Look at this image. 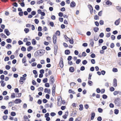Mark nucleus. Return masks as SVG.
<instances>
[{"label":"nucleus","instance_id":"f257e3e1","mask_svg":"<svg viewBox=\"0 0 121 121\" xmlns=\"http://www.w3.org/2000/svg\"><path fill=\"white\" fill-rule=\"evenodd\" d=\"M120 100L121 99L119 98H117L116 99H115L114 103L117 106H119Z\"/></svg>","mask_w":121,"mask_h":121},{"label":"nucleus","instance_id":"f03ea898","mask_svg":"<svg viewBox=\"0 0 121 121\" xmlns=\"http://www.w3.org/2000/svg\"><path fill=\"white\" fill-rule=\"evenodd\" d=\"M50 79L49 80V82L51 84H53L55 81L54 77L53 75H51L50 77Z\"/></svg>","mask_w":121,"mask_h":121},{"label":"nucleus","instance_id":"7ed1b4c3","mask_svg":"<svg viewBox=\"0 0 121 121\" xmlns=\"http://www.w3.org/2000/svg\"><path fill=\"white\" fill-rule=\"evenodd\" d=\"M52 39L53 44L54 45H56V43L57 37L56 35H53Z\"/></svg>","mask_w":121,"mask_h":121},{"label":"nucleus","instance_id":"20e7f679","mask_svg":"<svg viewBox=\"0 0 121 121\" xmlns=\"http://www.w3.org/2000/svg\"><path fill=\"white\" fill-rule=\"evenodd\" d=\"M88 7L90 10V12L91 14H92L93 11V8L91 4H89L88 5Z\"/></svg>","mask_w":121,"mask_h":121},{"label":"nucleus","instance_id":"39448f33","mask_svg":"<svg viewBox=\"0 0 121 121\" xmlns=\"http://www.w3.org/2000/svg\"><path fill=\"white\" fill-rule=\"evenodd\" d=\"M59 64L60 65V68H62L64 66V64L63 61V59L61 57V60L59 63Z\"/></svg>","mask_w":121,"mask_h":121},{"label":"nucleus","instance_id":"423d86ee","mask_svg":"<svg viewBox=\"0 0 121 121\" xmlns=\"http://www.w3.org/2000/svg\"><path fill=\"white\" fill-rule=\"evenodd\" d=\"M113 86L114 87H116L117 86V80L116 78H114L113 80Z\"/></svg>","mask_w":121,"mask_h":121},{"label":"nucleus","instance_id":"0eeeda50","mask_svg":"<svg viewBox=\"0 0 121 121\" xmlns=\"http://www.w3.org/2000/svg\"><path fill=\"white\" fill-rule=\"evenodd\" d=\"M68 111L65 112V115L62 116L63 118H64L65 119H66L67 118V116L68 115Z\"/></svg>","mask_w":121,"mask_h":121},{"label":"nucleus","instance_id":"6e6552de","mask_svg":"<svg viewBox=\"0 0 121 121\" xmlns=\"http://www.w3.org/2000/svg\"><path fill=\"white\" fill-rule=\"evenodd\" d=\"M22 100L20 99H16L14 101V103L15 104H18L22 102Z\"/></svg>","mask_w":121,"mask_h":121},{"label":"nucleus","instance_id":"1a4fd4ad","mask_svg":"<svg viewBox=\"0 0 121 121\" xmlns=\"http://www.w3.org/2000/svg\"><path fill=\"white\" fill-rule=\"evenodd\" d=\"M120 18H119L114 23L117 26L120 23Z\"/></svg>","mask_w":121,"mask_h":121},{"label":"nucleus","instance_id":"9d476101","mask_svg":"<svg viewBox=\"0 0 121 121\" xmlns=\"http://www.w3.org/2000/svg\"><path fill=\"white\" fill-rule=\"evenodd\" d=\"M4 32L5 33L7 36H9L10 35V33L9 32L8 29H5L4 30Z\"/></svg>","mask_w":121,"mask_h":121},{"label":"nucleus","instance_id":"9b49d317","mask_svg":"<svg viewBox=\"0 0 121 121\" xmlns=\"http://www.w3.org/2000/svg\"><path fill=\"white\" fill-rule=\"evenodd\" d=\"M75 5V2L74 1L71 2L70 4V6L71 7H74Z\"/></svg>","mask_w":121,"mask_h":121},{"label":"nucleus","instance_id":"f8f14e48","mask_svg":"<svg viewBox=\"0 0 121 121\" xmlns=\"http://www.w3.org/2000/svg\"><path fill=\"white\" fill-rule=\"evenodd\" d=\"M69 71L73 73L74 70V69L73 67H70L69 68Z\"/></svg>","mask_w":121,"mask_h":121},{"label":"nucleus","instance_id":"ddd939ff","mask_svg":"<svg viewBox=\"0 0 121 121\" xmlns=\"http://www.w3.org/2000/svg\"><path fill=\"white\" fill-rule=\"evenodd\" d=\"M0 83L1 84V86L3 87L5 85V84L4 82V81H0Z\"/></svg>","mask_w":121,"mask_h":121},{"label":"nucleus","instance_id":"4468645a","mask_svg":"<svg viewBox=\"0 0 121 121\" xmlns=\"http://www.w3.org/2000/svg\"><path fill=\"white\" fill-rule=\"evenodd\" d=\"M0 35L1 37L4 38H6L7 37V36L3 33L1 34Z\"/></svg>","mask_w":121,"mask_h":121},{"label":"nucleus","instance_id":"2eb2a0df","mask_svg":"<svg viewBox=\"0 0 121 121\" xmlns=\"http://www.w3.org/2000/svg\"><path fill=\"white\" fill-rule=\"evenodd\" d=\"M32 43L33 45H35L36 44V42L35 39H33L32 40Z\"/></svg>","mask_w":121,"mask_h":121},{"label":"nucleus","instance_id":"dca6fc26","mask_svg":"<svg viewBox=\"0 0 121 121\" xmlns=\"http://www.w3.org/2000/svg\"><path fill=\"white\" fill-rule=\"evenodd\" d=\"M116 8L119 12H121V8L120 7L117 6L116 7Z\"/></svg>","mask_w":121,"mask_h":121},{"label":"nucleus","instance_id":"f3484780","mask_svg":"<svg viewBox=\"0 0 121 121\" xmlns=\"http://www.w3.org/2000/svg\"><path fill=\"white\" fill-rule=\"evenodd\" d=\"M88 84L90 86H91L92 85L93 83L92 81L89 80L88 81Z\"/></svg>","mask_w":121,"mask_h":121},{"label":"nucleus","instance_id":"a211bd4d","mask_svg":"<svg viewBox=\"0 0 121 121\" xmlns=\"http://www.w3.org/2000/svg\"><path fill=\"white\" fill-rule=\"evenodd\" d=\"M79 107L80 108H79V109L81 111L83 110V106L82 104L79 105Z\"/></svg>","mask_w":121,"mask_h":121},{"label":"nucleus","instance_id":"6ab92c4d","mask_svg":"<svg viewBox=\"0 0 121 121\" xmlns=\"http://www.w3.org/2000/svg\"><path fill=\"white\" fill-rule=\"evenodd\" d=\"M99 30V28L97 27H95L94 29V30L95 32H97Z\"/></svg>","mask_w":121,"mask_h":121},{"label":"nucleus","instance_id":"aec40b11","mask_svg":"<svg viewBox=\"0 0 121 121\" xmlns=\"http://www.w3.org/2000/svg\"><path fill=\"white\" fill-rule=\"evenodd\" d=\"M106 4L107 5H110L112 4V3L109 0H108L106 2Z\"/></svg>","mask_w":121,"mask_h":121},{"label":"nucleus","instance_id":"412c9836","mask_svg":"<svg viewBox=\"0 0 121 121\" xmlns=\"http://www.w3.org/2000/svg\"><path fill=\"white\" fill-rule=\"evenodd\" d=\"M69 93H72L73 94H75V92L73 91H72L71 89H69Z\"/></svg>","mask_w":121,"mask_h":121},{"label":"nucleus","instance_id":"4be33fe9","mask_svg":"<svg viewBox=\"0 0 121 121\" xmlns=\"http://www.w3.org/2000/svg\"><path fill=\"white\" fill-rule=\"evenodd\" d=\"M87 63V61L86 60H84L82 62V64L83 65H86Z\"/></svg>","mask_w":121,"mask_h":121},{"label":"nucleus","instance_id":"5701e85b","mask_svg":"<svg viewBox=\"0 0 121 121\" xmlns=\"http://www.w3.org/2000/svg\"><path fill=\"white\" fill-rule=\"evenodd\" d=\"M33 48V47L31 46L28 47L27 48V50L28 51H30Z\"/></svg>","mask_w":121,"mask_h":121},{"label":"nucleus","instance_id":"b1692460","mask_svg":"<svg viewBox=\"0 0 121 121\" xmlns=\"http://www.w3.org/2000/svg\"><path fill=\"white\" fill-rule=\"evenodd\" d=\"M24 31L26 33H27L29 32V30L28 28H26L24 29Z\"/></svg>","mask_w":121,"mask_h":121},{"label":"nucleus","instance_id":"393cba45","mask_svg":"<svg viewBox=\"0 0 121 121\" xmlns=\"http://www.w3.org/2000/svg\"><path fill=\"white\" fill-rule=\"evenodd\" d=\"M107 96L106 95L104 94L102 95V98L104 99H106L107 98Z\"/></svg>","mask_w":121,"mask_h":121},{"label":"nucleus","instance_id":"a878e982","mask_svg":"<svg viewBox=\"0 0 121 121\" xmlns=\"http://www.w3.org/2000/svg\"><path fill=\"white\" fill-rule=\"evenodd\" d=\"M48 81V79L47 78H45L43 79V81L44 83H46Z\"/></svg>","mask_w":121,"mask_h":121},{"label":"nucleus","instance_id":"bb28decb","mask_svg":"<svg viewBox=\"0 0 121 121\" xmlns=\"http://www.w3.org/2000/svg\"><path fill=\"white\" fill-rule=\"evenodd\" d=\"M26 60L25 57H24L22 59V62L23 63H25L26 62Z\"/></svg>","mask_w":121,"mask_h":121},{"label":"nucleus","instance_id":"cd10ccee","mask_svg":"<svg viewBox=\"0 0 121 121\" xmlns=\"http://www.w3.org/2000/svg\"><path fill=\"white\" fill-rule=\"evenodd\" d=\"M119 112V110L117 109H115L114 110V113L116 114H117Z\"/></svg>","mask_w":121,"mask_h":121},{"label":"nucleus","instance_id":"c85d7f7f","mask_svg":"<svg viewBox=\"0 0 121 121\" xmlns=\"http://www.w3.org/2000/svg\"><path fill=\"white\" fill-rule=\"evenodd\" d=\"M8 116L7 115H4L3 117V118L4 120H5L7 119Z\"/></svg>","mask_w":121,"mask_h":121},{"label":"nucleus","instance_id":"c756f323","mask_svg":"<svg viewBox=\"0 0 121 121\" xmlns=\"http://www.w3.org/2000/svg\"><path fill=\"white\" fill-rule=\"evenodd\" d=\"M50 25L52 27H53L54 26V23L53 22H49V23Z\"/></svg>","mask_w":121,"mask_h":121},{"label":"nucleus","instance_id":"7c9ffc66","mask_svg":"<svg viewBox=\"0 0 121 121\" xmlns=\"http://www.w3.org/2000/svg\"><path fill=\"white\" fill-rule=\"evenodd\" d=\"M23 118L24 119H25V121H26V120L27 119H28V121L29 120L28 119V117L26 115H24L23 117Z\"/></svg>","mask_w":121,"mask_h":121},{"label":"nucleus","instance_id":"2f4dec72","mask_svg":"<svg viewBox=\"0 0 121 121\" xmlns=\"http://www.w3.org/2000/svg\"><path fill=\"white\" fill-rule=\"evenodd\" d=\"M11 115L13 116H14L16 115V114L15 112H11Z\"/></svg>","mask_w":121,"mask_h":121},{"label":"nucleus","instance_id":"473e14b6","mask_svg":"<svg viewBox=\"0 0 121 121\" xmlns=\"http://www.w3.org/2000/svg\"><path fill=\"white\" fill-rule=\"evenodd\" d=\"M81 60L80 59H78L76 60V63L77 64H78L80 62Z\"/></svg>","mask_w":121,"mask_h":121},{"label":"nucleus","instance_id":"72a5a7b5","mask_svg":"<svg viewBox=\"0 0 121 121\" xmlns=\"http://www.w3.org/2000/svg\"><path fill=\"white\" fill-rule=\"evenodd\" d=\"M99 17L97 15H95L94 16V19L95 20L99 19Z\"/></svg>","mask_w":121,"mask_h":121},{"label":"nucleus","instance_id":"f704fd0d","mask_svg":"<svg viewBox=\"0 0 121 121\" xmlns=\"http://www.w3.org/2000/svg\"><path fill=\"white\" fill-rule=\"evenodd\" d=\"M45 86L46 87H49L50 86L49 83H46L45 84Z\"/></svg>","mask_w":121,"mask_h":121},{"label":"nucleus","instance_id":"c9c22d12","mask_svg":"<svg viewBox=\"0 0 121 121\" xmlns=\"http://www.w3.org/2000/svg\"><path fill=\"white\" fill-rule=\"evenodd\" d=\"M95 8L96 10H99V6L98 5H96L95 6Z\"/></svg>","mask_w":121,"mask_h":121},{"label":"nucleus","instance_id":"e433bc0d","mask_svg":"<svg viewBox=\"0 0 121 121\" xmlns=\"http://www.w3.org/2000/svg\"><path fill=\"white\" fill-rule=\"evenodd\" d=\"M98 110L99 112V113L102 112L103 111V109L100 108H99L98 109Z\"/></svg>","mask_w":121,"mask_h":121},{"label":"nucleus","instance_id":"4c0bfd02","mask_svg":"<svg viewBox=\"0 0 121 121\" xmlns=\"http://www.w3.org/2000/svg\"><path fill=\"white\" fill-rule=\"evenodd\" d=\"M69 39V42H70V43L71 44H73V40L72 39V40H71L70 39L68 38Z\"/></svg>","mask_w":121,"mask_h":121},{"label":"nucleus","instance_id":"58836bf2","mask_svg":"<svg viewBox=\"0 0 121 121\" xmlns=\"http://www.w3.org/2000/svg\"><path fill=\"white\" fill-rule=\"evenodd\" d=\"M37 67L39 69L41 68L42 67V65L40 64H38L37 66Z\"/></svg>","mask_w":121,"mask_h":121},{"label":"nucleus","instance_id":"ea45409f","mask_svg":"<svg viewBox=\"0 0 121 121\" xmlns=\"http://www.w3.org/2000/svg\"><path fill=\"white\" fill-rule=\"evenodd\" d=\"M43 0H40L38 1L37 2V3L38 4H40V3H43Z\"/></svg>","mask_w":121,"mask_h":121},{"label":"nucleus","instance_id":"a19ab883","mask_svg":"<svg viewBox=\"0 0 121 121\" xmlns=\"http://www.w3.org/2000/svg\"><path fill=\"white\" fill-rule=\"evenodd\" d=\"M21 50L23 51H25L26 50V49L24 47L22 46L21 48Z\"/></svg>","mask_w":121,"mask_h":121},{"label":"nucleus","instance_id":"79ce46f5","mask_svg":"<svg viewBox=\"0 0 121 121\" xmlns=\"http://www.w3.org/2000/svg\"><path fill=\"white\" fill-rule=\"evenodd\" d=\"M111 38L112 40H114L115 39V36L114 35H112L111 36Z\"/></svg>","mask_w":121,"mask_h":121},{"label":"nucleus","instance_id":"37998d69","mask_svg":"<svg viewBox=\"0 0 121 121\" xmlns=\"http://www.w3.org/2000/svg\"><path fill=\"white\" fill-rule=\"evenodd\" d=\"M4 75H2L0 76V78L2 80H4Z\"/></svg>","mask_w":121,"mask_h":121},{"label":"nucleus","instance_id":"c03bdc74","mask_svg":"<svg viewBox=\"0 0 121 121\" xmlns=\"http://www.w3.org/2000/svg\"><path fill=\"white\" fill-rule=\"evenodd\" d=\"M110 90L111 91H114L115 89L113 87H111L110 88Z\"/></svg>","mask_w":121,"mask_h":121},{"label":"nucleus","instance_id":"a18cd8bd","mask_svg":"<svg viewBox=\"0 0 121 121\" xmlns=\"http://www.w3.org/2000/svg\"><path fill=\"white\" fill-rule=\"evenodd\" d=\"M109 106L110 108H113L114 107V106L113 104L110 103L109 104Z\"/></svg>","mask_w":121,"mask_h":121},{"label":"nucleus","instance_id":"49530a36","mask_svg":"<svg viewBox=\"0 0 121 121\" xmlns=\"http://www.w3.org/2000/svg\"><path fill=\"white\" fill-rule=\"evenodd\" d=\"M60 32L59 30L57 31L56 32V34L58 36H59L60 35Z\"/></svg>","mask_w":121,"mask_h":121},{"label":"nucleus","instance_id":"de8ad7c7","mask_svg":"<svg viewBox=\"0 0 121 121\" xmlns=\"http://www.w3.org/2000/svg\"><path fill=\"white\" fill-rule=\"evenodd\" d=\"M112 71L114 72H117V71L118 70L117 68H114L112 69Z\"/></svg>","mask_w":121,"mask_h":121},{"label":"nucleus","instance_id":"09e8293b","mask_svg":"<svg viewBox=\"0 0 121 121\" xmlns=\"http://www.w3.org/2000/svg\"><path fill=\"white\" fill-rule=\"evenodd\" d=\"M55 87L54 86V85H53L52 88V92H54H54H55Z\"/></svg>","mask_w":121,"mask_h":121},{"label":"nucleus","instance_id":"8fccbe9b","mask_svg":"<svg viewBox=\"0 0 121 121\" xmlns=\"http://www.w3.org/2000/svg\"><path fill=\"white\" fill-rule=\"evenodd\" d=\"M10 68V67L9 65H6L5 66V68L7 70H9Z\"/></svg>","mask_w":121,"mask_h":121},{"label":"nucleus","instance_id":"3c124183","mask_svg":"<svg viewBox=\"0 0 121 121\" xmlns=\"http://www.w3.org/2000/svg\"><path fill=\"white\" fill-rule=\"evenodd\" d=\"M76 84V83L74 82H72L70 84V86H74Z\"/></svg>","mask_w":121,"mask_h":121},{"label":"nucleus","instance_id":"603ef678","mask_svg":"<svg viewBox=\"0 0 121 121\" xmlns=\"http://www.w3.org/2000/svg\"><path fill=\"white\" fill-rule=\"evenodd\" d=\"M8 110L6 109L5 110L4 112V114L5 115H7L8 114Z\"/></svg>","mask_w":121,"mask_h":121},{"label":"nucleus","instance_id":"864d4df0","mask_svg":"<svg viewBox=\"0 0 121 121\" xmlns=\"http://www.w3.org/2000/svg\"><path fill=\"white\" fill-rule=\"evenodd\" d=\"M49 116V113L48 112L45 114L44 117L45 118H46L47 117H49L48 116Z\"/></svg>","mask_w":121,"mask_h":121},{"label":"nucleus","instance_id":"5fc2aeb1","mask_svg":"<svg viewBox=\"0 0 121 121\" xmlns=\"http://www.w3.org/2000/svg\"><path fill=\"white\" fill-rule=\"evenodd\" d=\"M6 41L8 43H10L12 42V40L10 39H8L6 40Z\"/></svg>","mask_w":121,"mask_h":121},{"label":"nucleus","instance_id":"6e6d98bb","mask_svg":"<svg viewBox=\"0 0 121 121\" xmlns=\"http://www.w3.org/2000/svg\"><path fill=\"white\" fill-rule=\"evenodd\" d=\"M97 120L98 121H101L102 120V118L100 116L98 117L97 118Z\"/></svg>","mask_w":121,"mask_h":121},{"label":"nucleus","instance_id":"4d7b16f0","mask_svg":"<svg viewBox=\"0 0 121 121\" xmlns=\"http://www.w3.org/2000/svg\"><path fill=\"white\" fill-rule=\"evenodd\" d=\"M56 115V113L54 112H52L50 113V115L52 117H53Z\"/></svg>","mask_w":121,"mask_h":121},{"label":"nucleus","instance_id":"13d9d810","mask_svg":"<svg viewBox=\"0 0 121 121\" xmlns=\"http://www.w3.org/2000/svg\"><path fill=\"white\" fill-rule=\"evenodd\" d=\"M31 14L32 15H34L36 14V12L35 11H33L31 12Z\"/></svg>","mask_w":121,"mask_h":121},{"label":"nucleus","instance_id":"bf43d9fd","mask_svg":"<svg viewBox=\"0 0 121 121\" xmlns=\"http://www.w3.org/2000/svg\"><path fill=\"white\" fill-rule=\"evenodd\" d=\"M43 88L42 87H40L38 88V91H43Z\"/></svg>","mask_w":121,"mask_h":121},{"label":"nucleus","instance_id":"052dcab7","mask_svg":"<svg viewBox=\"0 0 121 121\" xmlns=\"http://www.w3.org/2000/svg\"><path fill=\"white\" fill-rule=\"evenodd\" d=\"M32 84L34 85H35L36 84V83L34 80H33L32 81Z\"/></svg>","mask_w":121,"mask_h":121},{"label":"nucleus","instance_id":"680f3d73","mask_svg":"<svg viewBox=\"0 0 121 121\" xmlns=\"http://www.w3.org/2000/svg\"><path fill=\"white\" fill-rule=\"evenodd\" d=\"M60 4L61 6H63L65 5V3L64 1H62L60 3Z\"/></svg>","mask_w":121,"mask_h":121},{"label":"nucleus","instance_id":"e2e57ef3","mask_svg":"<svg viewBox=\"0 0 121 121\" xmlns=\"http://www.w3.org/2000/svg\"><path fill=\"white\" fill-rule=\"evenodd\" d=\"M9 57H8L7 56L5 57L4 59V60L5 61H8L9 60Z\"/></svg>","mask_w":121,"mask_h":121},{"label":"nucleus","instance_id":"0e129e2a","mask_svg":"<svg viewBox=\"0 0 121 121\" xmlns=\"http://www.w3.org/2000/svg\"><path fill=\"white\" fill-rule=\"evenodd\" d=\"M15 92V93H18L19 92L18 89L17 88H16L14 89Z\"/></svg>","mask_w":121,"mask_h":121},{"label":"nucleus","instance_id":"69168bd1","mask_svg":"<svg viewBox=\"0 0 121 121\" xmlns=\"http://www.w3.org/2000/svg\"><path fill=\"white\" fill-rule=\"evenodd\" d=\"M42 102V101L41 99H39L37 103L39 104H41Z\"/></svg>","mask_w":121,"mask_h":121},{"label":"nucleus","instance_id":"338daca9","mask_svg":"<svg viewBox=\"0 0 121 121\" xmlns=\"http://www.w3.org/2000/svg\"><path fill=\"white\" fill-rule=\"evenodd\" d=\"M85 69V68L84 66H82L80 68V70L81 71H83Z\"/></svg>","mask_w":121,"mask_h":121},{"label":"nucleus","instance_id":"774afa93","mask_svg":"<svg viewBox=\"0 0 121 121\" xmlns=\"http://www.w3.org/2000/svg\"><path fill=\"white\" fill-rule=\"evenodd\" d=\"M48 101V100L46 99H44L43 100V102L44 103H46Z\"/></svg>","mask_w":121,"mask_h":121}]
</instances>
